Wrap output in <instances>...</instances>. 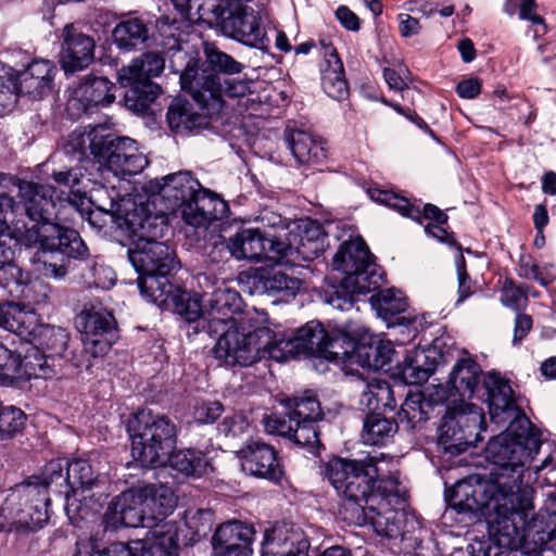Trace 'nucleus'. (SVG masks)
<instances>
[{
  "mask_svg": "<svg viewBox=\"0 0 556 556\" xmlns=\"http://www.w3.org/2000/svg\"><path fill=\"white\" fill-rule=\"evenodd\" d=\"M488 393L490 416L498 425L508 424L507 429L493 437L485 448L486 459L492 464L488 478L482 485L465 486L459 492L467 501L466 506L478 508L477 498H483L491 492L497 501V507L507 510L508 522L520 517V546L530 539L535 544H546L555 539L556 518L548 511L534 510V489L531 475L525 476V464L538 452L540 440L529 432L530 420L517 407L513 399L511 387L498 374L489 372L483 379Z\"/></svg>",
  "mask_w": 556,
  "mask_h": 556,
  "instance_id": "obj_1",
  "label": "nucleus"
},
{
  "mask_svg": "<svg viewBox=\"0 0 556 556\" xmlns=\"http://www.w3.org/2000/svg\"><path fill=\"white\" fill-rule=\"evenodd\" d=\"M55 189L12 175H0V213H7L14 233L28 247L39 245L50 258L43 261L45 276L63 279L72 258H83L88 253L79 233L60 226Z\"/></svg>",
  "mask_w": 556,
  "mask_h": 556,
  "instance_id": "obj_2",
  "label": "nucleus"
},
{
  "mask_svg": "<svg viewBox=\"0 0 556 556\" xmlns=\"http://www.w3.org/2000/svg\"><path fill=\"white\" fill-rule=\"evenodd\" d=\"M204 61L198 54L177 51L172 61L182 63L180 85L194 102L210 113H217L224 106V98H242L250 92V84L229 76L240 74L244 64L222 51L215 42L203 41Z\"/></svg>",
  "mask_w": 556,
  "mask_h": 556,
  "instance_id": "obj_3",
  "label": "nucleus"
},
{
  "mask_svg": "<svg viewBox=\"0 0 556 556\" xmlns=\"http://www.w3.org/2000/svg\"><path fill=\"white\" fill-rule=\"evenodd\" d=\"M325 476L338 494L344 497L341 513L344 519L362 526L367 513L388 496H397V480L379 479L377 460L367 456L362 460L332 458L325 465Z\"/></svg>",
  "mask_w": 556,
  "mask_h": 556,
  "instance_id": "obj_4",
  "label": "nucleus"
},
{
  "mask_svg": "<svg viewBox=\"0 0 556 556\" xmlns=\"http://www.w3.org/2000/svg\"><path fill=\"white\" fill-rule=\"evenodd\" d=\"M200 187V182L190 172L181 170L152 181V193L147 202L136 203L127 195L119 200L111 199L109 207L100 210L110 214L119 227L125 226L129 231L150 230L155 222L164 225L167 215L177 210L181 211Z\"/></svg>",
  "mask_w": 556,
  "mask_h": 556,
  "instance_id": "obj_5",
  "label": "nucleus"
},
{
  "mask_svg": "<svg viewBox=\"0 0 556 556\" xmlns=\"http://www.w3.org/2000/svg\"><path fill=\"white\" fill-rule=\"evenodd\" d=\"M332 266L345 277L326 291L325 302L339 311L351 309L358 295L376 291L383 280L382 271L361 238L343 242L333 256Z\"/></svg>",
  "mask_w": 556,
  "mask_h": 556,
  "instance_id": "obj_6",
  "label": "nucleus"
},
{
  "mask_svg": "<svg viewBox=\"0 0 556 556\" xmlns=\"http://www.w3.org/2000/svg\"><path fill=\"white\" fill-rule=\"evenodd\" d=\"M483 480L466 479L458 481L454 484L448 498L450 505L458 511L483 513L488 517L489 538L477 540L469 545L470 553L473 556H502L507 551L517 549L520 547V531L518 525H523L520 517L516 518L517 523L508 522L505 516L506 509L502 510L497 507V501L491 494L485 492L483 498L477 497L479 502L478 508H469L466 506L467 501L460 497L459 491L465 486L476 489L475 486L482 485ZM476 500V496L473 497Z\"/></svg>",
  "mask_w": 556,
  "mask_h": 556,
  "instance_id": "obj_7",
  "label": "nucleus"
},
{
  "mask_svg": "<svg viewBox=\"0 0 556 556\" xmlns=\"http://www.w3.org/2000/svg\"><path fill=\"white\" fill-rule=\"evenodd\" d=\"M281 415L265 416L264 426L268 433L288 438L300 446L317 447L320 443L317 422L324 417L320 403L312 391L293 397L279 400Z\"/></svg>",
  "mask_w": 556,
  "mask_h": 556,
  "instance_id": "obj_8",
  "label": "nucleus"
},
{
  "mask_svg": "<svg viewBox=\"0 0 556 556\" xmlns=\"http://www.w3.org/2000/svg\"><path fill=\"white\" fill-rule=\"evenodd\" d=\"M131 454L143 467L167 465L168 455L175 450L177 429L166 416L151 410L138 412L129 425Z\"/></svg>",
  "mask_w": 556,
  "mask_h": 556,
  "instance_id": "obj_9",
  "label": "nucleus"
},
{
  "mask_svg": "<svg viewBox=\"0 0 556 556\" xmlns=\"http://www.w3.org/2000/svg\"><path fill=\"white\" fill-rule=\"evenodd\" d=\"M219 338L213 354L222 364L233 367L251 366L268 357L271 351L273 332L268 327L252 329L251 320L241 317L239 321L219 328Z\"/></svg>",
  "mask_w": 556,
  "mask_h": 556,
  "instance_id": "obj_10",
  "label": "nucleus"
},
{
  "mask_svg": "<svg viewBox=\"0 0 556 556\" xmlns=\"http://www.w3.org/2000/svg\"><path fill=\"white\" fill-rule=\"evenodd\" d=\"M50 496L45 488L21 483L8 491L0 506V532L28 533L41 529L50 518Z\"/></svg>",
  "mask_w": 556,
  "mask_h": 556,
  "instance_id": "obj_11",
  "label": "nucleus"
},
{
  "mask_svg": "<svg viewBox=\"0 0 556 556\" xmlns=\"http://www.w3.org/2000/svg\"><path fill=\"white\" fill-rule=\"evenodd\" d=\"M55 66L47 60L33 61L17 74L0 62V114L10 111L16 103L17 96L40 99L52 87Z\"/></svg>",
  "mask_w": 556,
  "mask_h": 556,
  "instance_id": "obj_12",
  "label": "nucleus"
},
{
  "mask_svg": "<svg viewBox=\"0 0 556 556\" xmlns=\"http://www.w3.org/2000/svg\"><path fill=\"white\" fill-rule=\"evenodd\" d=\"M483 421L481 409L475 404L464 403L448 409L438 428V441L442 448L458 455L478 440V429Z\"/></svg>",
  "mask_w": 556,
  "mask_h": 556,
  "instance_id": "obj_13",
  "label": "nucleus"
},
{
  "mask_svg": "<svg viewBox=\"0 0 556 556\" xmlns=\"http://www.w3.org/2000/svg\"><path fill=\"white\" fill-rule=\"evenodd\" d=\"M157 227L159 222H155L150 230L131 231L138 239L128 249V258L139 275H172L180 267L169 245L150 237L157 235Z\"/></svg>",
  "mask_w": 556,
  "mask_h": 556,
  "instance_id": "obj_14",
  "label": "nucleus"
},
{
  "mask_svg": "<svg viewBox=\"0 0 556 556\" xmlns=\"http://www.w3.org/2000/svg\"><path fill=\"white\" fill-rule=\"evenodd\" d=\"M326 236L319 225L307 223L287 235L286 240L274 238L270 243L273 262L288 266H301L315 260L325 248Z\"/></svg>",
  "mask_w": 556,
  "mask_h": 556,
  "instance_id": "obj_15",
  "label": "nucleus"
},
{
  "mask_svg": "<svg viewBox=\"0 0 556 556\" xmlns=\"http://www.w3.org/2000/svg\"><path fill=\"white\" fill-rule=\"evenodd\" d=\"M76 327L81 332L84 350L92 357L105 354L116 337L113 315L101 306L85 308L76 317Z\"/></svg>",
  "mask_w": 556,
  "mask_h": 556,
  "instance_id": "obj_16",
  "label": "nucleus"
},
{
  "mask_svg": "<svg viewBox=\"0 0 556 556\" xmlns=\"http://www.w3.org/2000/svg\"><path fill=\"white\" fill-rule=\"evenodd\" d=\"M325 338L326 331L316 320L308 321L288 338L276 339L273 333L269 358L282 362L291 356L318 355L319 352L327 351L323 345Z\"/></svg>",
  "mask_w": 556,
  "mask_h": 556,
  "instance_id": "obj_17",
  "label": "nucleus"
},
{
  "mask_svg": "<svg viewBox=\"0 0 556 556\" xmlns=\"http://www.w3.org/2000/svg\"><path fill=\"white\" fill-rule=\"evenodd\" d=\"M222 31L245 46L266 51L269 47V38L265 27L262 26L258 12L251 7L239 4L230 10L226 21L223 22Z\"/></svg>",
  "mask_w": 556,
  "mask_h": 556,
  "instance_id": "obj_18",
  "label": "nucleus"
},
{
  "mask_svg": "<svg viewBox=\"0 0 556 556\" xmlns=\"http://www.w3.org/2000/svg\"><path fill=\"white\" fill-rule=\"evenodd\" d=\"M102 156L105 169L122 178L140 174L149 163L147 156L139 151L136 141L128 137L106 141Z\"/></svg>",
  "mask_w": 556,
  "mask_h": 556,
  "instance_id": "obj_19",
  "label": "nucleus"
},
{
  "mask_svg": "<svg viewBox=\"0 0 556 556\" xmlns=\"http://www.w3.org/2000/svg\"><path fill=\"white\" fill-rule=\"evenodd\" d=\"M141 494L139 485H136L115 496L103 517L105 530H115L121 526L144 527L147 507Z\"/></svg>",
  "mask_w": 556,
  "mask_h": 556,
  "instance_id": "obj_20",
  "label": "nucleus"
},
{
  "mask_svg": "<svg viewBox=\"0 0 556 556\" xmlns=\"http://www.w3.org/2000/svg\"><path fill=\"white\" fill-rule=\"evenodd\" d=\"M243 470L257 478L279 483L283 478V468L276 450L261 441L249 440L240 451Z\"/></svg>",
  "mask_w": 556,
  "mask_h": 556,
  "instance_id": "obj_21",
  "label": "nucleus"
},
{
  "mask_svg": "<svg viewBox=\"0 0 556 556\" xmlns=\"http://www.w3.org/2000/svg\"><path fill=\"white\" fill-rule=\"evenodd\" d=\"M61 64L66 73L81 71L89 66L94 58V39L79 27L66 25L62 31Z\"/></svg>",
  "mask_w": 556,
  "mask_h": 556,
  "instance_id": "obj_22",
  "label": "nucleus"
},
{
  "mask_svg": "<svg viewBox=\"0 0 556 556\" xmlns=\"http://www.w3.org/2000/svg\"><path fill=\"white\" fill-rule=\"evenodd\" d=\"M255 530L241 521L220 525L213 538L214 556H251Z\"/></svg>",
  "mask_w": 556,
  "mask_h": 556,
  "instance_id": "obj_23",
  "label": "nucleus"
},
{
  "mask_svg": "<svg viewBox=\"0 0 556 556\" xmlns=\"http://www.w3.org/2000/svg\"><path fill=\"white\" fill-rule=\"evenodd\" d=\"M203 301L206 303L205 314L207 315L208 331L218 333L219 328L239 321L240 317L233 316L240 308V295L238 292L226 287H218L212 293L203 291Z\"/></svg>",
  "mask_w": 556,
  "mask_h": 556,
  "instance_id": "obj_24",
  "label": "nucleus"
},
{
  "mask_svg": "<svg viewBox=\"0 0 556 556\" xmlns=\"http://www.w3.org/2000/svg\"><path fill=\"white\" fill-rule=\"evenodd\" d=\"M228 204L216 194L200 187L181 210L182 219L193 227H205L227 217Z\"/></svg>",
  "mask_w": 556,
  "mask_h": 556,
  "instance_id": "obj_25",
  "label": "nucleus"
},
{
  "mask_svg": "<svg viewBox=\"0 0 556 556\" xmlns=\"http://www.w3.org/2000/svg\"><path fill=\"white\" fill-rule=\"evenodd\" d=\"M318 43L324 58L320 64L321 87L328 97L343 100L349 94L343 63L330 40L323 38Z\"/></svg>",
  "mask_w": 556,
  "mask_h": 556,
  "instance_id": "obj_26",
  "label": "nucleus"
},
{
  "mask_svg": "<svg viewBox=\"0 0 556 556\" xmlns=\"http://www.w3.org/2000/svg\"><path fill=\"white\" fill-rule=\"evenodd\" d=\"M369 522L376 533L390 540L401 539L410 540L408 536L413 533L418 523L413 516H408L404 510L386 508L378 510L377 505L372 511L367 513L366 523Z\"/></svg>",
  "mask_w": 556,
  "mask_h": 556,
  "instance_id": "obj_27",
  "label": "nucleus"
},
{
  "mask_svg": "<svg viewBox=\"0 0 556 556\" xmlns=\"http://www.w3.org/2000/svg\"><path fill=\"white\" fill-rule=\"evenodd\" d=\"M27 483L38 484L40 488H45L48 493L50 489L55 493L64 494L66 497L65 511L72 523H76L78 520L87 517V513L78 506L73 508L74 503L70 502L68 463L64 471L61 460H51L45 466L41 477H35L33 480L27 481Z\"/></svg>",
  "mask_w": 556,
  "mask_h": 556,
  "instance_id": "obj_28",
  "label": "nucleus"
},
{
  "mask_svg": "<svg viewBox=\"0 0 556 556\" xmlns=\"http://www.w3.org/2000/svg\"><path fill=\"white\" fill-rule=\"evenodd\" d=\"M273 239H268L260 229L247 228L230 236L225 242V247L237 260H247L258 262L263 258H270V243Z\"/></svg>",
  "mask_w": 556,
  "mask_h": 556,
  "instance_id": "obj_29",
  "label": "nucleus"
},
{
  "mask_svg": "<svg viewBox=\"0 0 556 556\" xmlns=\"http://www.w3.org/2000/svg\"><path fill=\"white\" fill-rule=\"evenodd\" d=\"M263 542L298 556H309V538L293 522H276L271 529L265 531Z\"/></svg>",
  "mask_w": 556,
  "mask_h": 556,
  "instance_id": "obj_30",
  "label": "nucleus"
},
{
  "mask_svg": "<svg viewBox=\"0 0 556 556\" xmlns=\"http://www.w3.org/2000/svg\"><path fill=\"white\" fill-rule=\"evenodd\" d=\"M285 141L300 164L317 165L327 159L325 142L311 132L300 129L287 130Z\"/></svg>",
  "mask_w": 556,
  "mask_h": 556,
  "instance_id": "obj_31",
  "label": "nucleus"
},
{
  "mask_svg": "<svg viewBox=\"0 0 556 556\" xmlns=\"http://www.w3.org/2000/svg\"><path fill=\"white\" fill-rule=\"evenodd\" d=\"M482 375L480 365L471 358H462L456 362L447 381L448 397L459 396L464 402L471 399L479 386Z\"/></svg>",
  "mask_w": 556,
  "mask_h": 556,
  "instance_id": "obj_32",
  "label": "nucleus"
},
{
  "mask_svg": "<svg viewBox=\"0 0 556 556\" xmlns=\"http://www.w3.org/2000/svg\"><path fill=\"white\" fill-rule=\"evenodd\" d=\"M115 85L105 77L87 76L74 90V102L89 106L109 105L115 100Z\"/></svg>",
  "mask_w": 556,
  "mask_h": 556,
  "instance_id": "obj_33",
  "label": "nucleus"
},
{
  "mask_svg": "<svg viewBox=\"0 0 556 556\" xmlns=\"http://www.w3.org/2000/svg\"><path fill=\"white\" fill-rule=\"evenodd\" d=\"M36 315L29 306L21 303L4 302L0 304V327L17 336L31 334L35 329Z\"/></svg>",
  "mask_w": 556,
  "mask_h": 556,
  "instance_id": "obj_34",
  "label": "nucleus"
},
{
  "mask_svg": "<svg viewBox=\"0 0 556 556\" xmlns=\"http://www.w3.org/2000/svg\"><path fill=\"white\" fill-rule=\"evenodd\" d=\"M149 534L144 556H178V526L175 521H161Z\"/></svg>",
  "mask_w": 556,
  "mask_h": 556,
  "instance_id": "obj_35",
  "label": "nucleus"
},
{
  "mask_svg": "<svg viewBox=\"0 0 556 556\" xmlns=\"http://www.w3.org/2000/svg\"><path fill=\"white\" fill-rule=\"evenodd\" d=\"M256 288L268 296L288 301L299 292L301 280L280 270H269L258 276Z\"/></svg>",
  "mask_w": 556,
  "mask_h": 556,
  "instance_id": "obj_36",
  "label": "nucleus"
},
{
  "mask_svg": "<svg viewBox=\"0 0 556 556\" xmlns=\"http://www.w3.org/2000/svg\"><path fill=\"white\" fill-rule=\"evenodd\" d=\"M119 83L127 88L124 96L126 108L136 113H144L161 92L160 86L150 79H119Z\"/></svg>",
  "mask_w": 556,
  "mask_h": 556,
  "instance_id": "obj_37",
  "label": "nucleus"
},
{
  "mask_svg": "<svg viewBox=\"0 0 556 556\" xmlns=\"http://www.w3.org/2000/svg\"><path fill=\"white\" fill-rule=\"evenodd\" d=\"M112 36L119 50L132 51L148 40L149 28L142 18L129 16L114 27Z\"/></svg>",
  "mask_w": 556,
  "mask_h": 556,
  "instance_id": "obj_38",
  "label": "nucleus"
},
{
  "mask_svg": "<svg viewBox=\"0 0 556 556\" xmlns=\"http://www.w3.org/2000/svg\"><path fill=\"white\" fill-rule=\"evenodd\" d=\"M359 405L369 413H377L380 408L392 410L396 404L390 384L386 380L372 379L362 382Z\"/></svg>",
  "mask_w": 556,
  "mask_h": 556,
  "instance_id": "obj_39",
  "label": "nucleus"
},
{
  "mask_svg": "<svg viewBox=\"0 0 556 556\" xmlns=\"http://www.w3.org/2000/svg\"><path fill=\"white\" fill-rule=\"evenodd\" d=\"M168 126L176 132L190 131L206 124V117L195 111L188 100L176 98L167 110Z\"/></svg>",
  "mask_w": 556,
  "mask_h": 556,
  "instance_id": "obj_40",
  "label": "nucleus"
},
{
  "mask_svg": "<svg viewBox=\"0 0 556 556\" xmlns=\"http://www.w3.org/2000/svg\"><path fill=\"white\" fill-rule=\"evenodd\" d=\"M165 67V60L159 52H147L118 71V79H150L159 76Z\"/></svg>",
  "mask_w": 556,
  "mask_h": 556,
  "instance_id": "obj_41",
  "label": "nucleus"
},
{
  "mask_svg": "<svg viewBox=\"0 0 556 556\" xmlns=\"http://www.w3.org/2000/svg\"><path fill=\"white\" fill-rule=\"evenodd\" d=\"M169 276L160 274L139 275L138 287L141 295L157 305L169 304L172 295L175 293Z\"/></svg>",
  "mask_w": 556,
  "mask_h": 556,
  "instance_id": "obj_42",
  "label": "nucleus"
},
{
  "mask_svg": "<svg viewBox=\"0 0 556 556\" xmlns=\"http://www.w3.org/2000/svg\"><path fill=\"white\" fill-rule=\"evenodd\" d=\"M394 419L387 418L380 413H368L364 419L362 439L365 444H384L397 431Z\"/></svg>",
  "mask_w": 556,
  "mask_h": 556,
  "instance_id": "obj_43",
  "label": "nucleus"
},
{
  "mask_svg": "<svg viewBox=\"0 0 556 556\" xmlns=\"http://www.w3.org/2000/svg\"><path fill=\"white\" fill-rule=\"evenodd\" d=\"M167 464L185 476L201 477L210 467L208 458L201 451L188 448L174 451L168 455Z\"/></svg>",
  "mask_w": 556,
  "mask_h": 556,
  "instance_id": "obj_44",
  "label": "nucleus"
},
{
  "mask_svg": "<svg viewBox=\"0 0 556 556\" xmlns=\"http://www.w3.org/2000/svg\"><path fill=\"white\" fill-rule=\"evenodd\" d=\"M55 362L37 345H29L24 356H21V380L31 378H48L53 374Z\"/></svg>",
  "mask_w": 556,
  "mask_h": 556,
  "instance_id": "obj_45",
  "label": "nucleus"
},
{
  "mask_svg": "<svg viewBox=\"0 0 556 556\" xmlns=\"http://www.w3.org/2000/svg\"><path fill=\"white\" fill-rule=\"evenodd\" d=\"M142 491L143 503L147 509L156 513L159 516H166L173 511L176 500L170 488L164 484L139 483Z\"/></svg>",
  "mask_w": 556,
  "mask_h": 556,
  "instance_id": "obj_46",
  "label": "nucleus"
},
{
  "mask_svg": "<svg viewBox=\"0 0 556 556\" xmlns=\"http://www.w3.org/2000/svg\"><path fill=\"white\" fill-rule=\"evenodd\" d=\"M35 339L37 340V346L48 354L52 362H55L67 348L68 333L61 327L42 325L37 328Z\"/></svg>",
  "mask_w": 556,
  "mask_h": 556,
  "instance_id": "obj_47",
  "label": "nucleus"
},
{
  "mask_svg": "<svg viewBox=\"0 0 556 556\" xmlns=\"http://www.w3.org/2000/svg\"><path fill=\"white\" fill-rule=\"evenodd\" d=\"M74 556H144L143 546L136 542L135 546L115 542L103 549H97L94 541L81 539L76 542Z\"/></svg>",
  "mask_w": 556,
  "mask_h": 556,
  "instance_id": "obj_48",
  "label": "nucleus"
},
{
  "mask_svg": "<svg viewBox=\"0 0 556 556\" xmlns=\"http://www.w3.org/2000/svg\"><path fill=\"white\" fill-rule=\"evenodd\" d=\"M370 301L378 315L389 324L407 308L406 299L400 291L393 289L379 291L370 298Z\"/></svg>",
  "mask_w": 556,
  "mask_h": 556,
  "instance_id": "obj_49",
  "label": "nucleus"
},
{
  "mask_svg": "<svg viewBox=\"0 0 556 556\" xmlns=\"http://www.w3.org/2000/svg\"><path fill=\"white\" fill-rule=\"evenodd\" d=\"M426 359L425 351H413L405 356L400 372L407 384H420L428 380L434 369L432 366H424Z\"/></svg>",
  "mask_w": 556,
  "mask_h": 556,
  "instance_id": "obj_50",
  "label": "nucleus"
},
{
  "mask_svg": "<svg viewBox=\"0 0 556 556\" xmlns=\"http://www.w3.org/2000/svg\"><path fill=\"white\" fill-rule=\"evenodd\" d=\"M529 432H531L532 434H534L539 440L540 439V435L538 433V431L534 429V427L532 426V424L530 422V430ZM541 444H542V441H540V446L541 447ZM539 450L538 448V452L535 454H533L532 457H534L538 453H539ZM533 458H531L529 460V463L532 460ZM528 462L525 464V476L527 477L528 473H530L531 476V485L533 483H539L541 486H544V485H547V486H556V448H554V451L552 453H549L541 463L540 466H535L533 471H531L529 468H526Z\"/></svg>",
  "mask_w": 556,
  "mask_h": 556,
  "instance_id": "obj_51",
  "label": "nucleus"
},
{
  "mask_svg": "<svg viewBox=\"0 0 556 556\" xmlns=\"http://www.w3.org/2000/svg\"><path fill=\"white\" fill-rule=\"evenodd\" d=\"M169 303L173 306V312L189 324L200 321L205 314L201 300L185 290L176 289Z\"/></svg>",
  "mask_w": 556,
  "mask_h": 556,
  "instance_id": "obj_52",
  "label": "nucleus"
},
{
  "mask_svg": "<svg viewBox=\"0 0 556 556\" xmlns=\"http://www.w3.org/2000/svg\"><path fill=\"white\" fill-rule=\"evenodd\" d=\"M68 475L71 492H75L77 489L85 492L99 485L98 476L89 462L85 459H75L68 463Z\"/></svg>",
  "mask_w": 556,
  "mask_h": 556,
  "instance_id": "obj_53",
  "label": "nucleus"
},
{
  "mask_svg": "<svg viewBox=\"0 0 556 556\" xmlns=\"http://www.w3.org/2000/svg\"><path fill=\"white\" fill-rule=\"evenodd\" d=\"M225 0H199L194 21H201L210 25H216L223 28V22L226 21L230 12L229 7L225 5Z\"/></svg>",
  "mask_w": 556,
  "mask_h": 556,
  "instance_id": "obj_54",
  "label": "nucleus"
},
{
  "mask_svg": "<svg viewBox=\"0 0 556 556\" xmlns=\"http://www.w3.org/2000/svg\"><path fill=\"white\" fill-rule=\"evenodd\" d=\"M25 421L26 415L22 409L0 404V441L11 439L22 431Z\"/></svg>",
  "mask_w": 556,
  "mask_h": 556,
  "instance_id": "obj_55",
  "label": "nucleus"
},
{
  "mask_svg": "<svg viewBox=\"0 0 556 556\" xmlns=\"http://www.w3.org/2000/svg\"><path fill=\"white\" fill-rule=\"evenodd\" d=\"M431 402L426 400L422 394H412L406 397L401 406V415H403L409 424L424 422L429 419V409Z\"/></svg>",
  "mask_w": 556,
  "mask_h": 556,
  "instance_id": "obj_56",
  "label": "nucleus"
},
{
  "mask_svg": "<svg viewBox=\"0 0 556 556\" xmlns=\"http://www.w3.org/2000/svg\"><path fill=\"white\" fill-rule=\"evenodd\" d=\"M370 197L377 202L383 203L387 206L394 208L403 216L413 219H418L420 217L419 208L412 205L406 198H403L396 193L386 190H372L370 191Z\"/></svg>",
  "mask_w": 556,
  "mask_h": 556,
  "instance_id": "obj_57",
  "label": "nucleus"
},
{
  "mask_svg": "<svg viewBox=\"0 0 556 556\" xmlns=\"http://www.w3.org/2000/svg\"><path fill=\"white\" fill-rule=\"evenodd\" d=\"M323 345L328 351L319 352L318 355L328 361H345L350 358L353 349V342L345 334L332 337L327 331Z\"/></svg>",
  "mask_w": 556,
  "mask_h": 556,
  "instance_id": "obj_58",
  "label": "nucleus"
},
{
  "mask_svg": "<svg viewBox=\"0 0 556 556\" xmlns=\"http://www.w3.org/2000/svg\"><path fill=\"white\" fill-rule=\"evenodd\" d=\"M21 354L0 343V382L12 383L21 380Z\"/></svg>",
  "mask_w": 556,
  "mask_h": 556,
  "instance_id": "obj_59",
  "label": "nucleus"
},
{
  "mask_svg": "<svg viewBox=\"0 0 556 556\" xmlns=\"http://www.w3.org/2000/svg\"><path fill=\"white\" fill-rule=\"evenodd\" d=\"M528 290L529 287L516 286L513 280L507 279L502 288L501 302L511 309L519 311L528 303Z\"/></svg>",
  "mask_w": 556,
  "mask_h": 556,
  "instance_id": "obj_60",
  "label": "nucleus"
},
{
  "mask_svg": "<svg viewBox=\"0 0 556 556\" xmlns=\"http://www.w3.org/2000/svg\"><path fill=\"white\" fill-rule=\"evenodd\" d=\"M518 266L519 276L522 278L535 280L544 287L548 286L553 281V277L551 275H543V271L540 270L534 258L529 254L520 256Z\"/></svg>",
  "mask_w": 556,
  "mask_h": 556,
  "instance_id": "obj_61",
  "label": "nucleus"
},
{
  "mask_svg": "<svg viewBox=\"0 0 556 556\" xmlns=\"http://www.w3.org/2000/svg\"><path fill=\"white\" fill-rule=\"evenodd\" d=\"M372 362L369 366L375 368H384L393 361L394 350L391 341H379L375 346H370Z\"/></svg>",
  "mask_w": 556,
  "mask_h": 556,
  "instance_id": "obj_62",
  "label": "nucleus"
},
{
  "mask_svg": "<svg viewBox=\"0 0 556 556\" xmlns=\"http://www.w3.org/2000/svg\"><path fill=\"white\" fill-rule=\"evenodd\" d=\"M211 513L206 509H189L185 514V523L193 534L200 535L208 528Z\"/></svg>",
  "mask_w": 556,
  "mask_h": 556,
  "instance_id": "obj_63",
  "label": "nucleus"
},
{
  "mask_svg": "<svg viewBox=\"0 0 556 556\" xmlns=\"http://www.w3.org/2000/svg\"><path fill=\"white\" fill-rule=\"evenodd\" d=\"M88 137L81 131H73L64 146V152L72 155L77 161H83L86 156Z\"/></svg>",
  "mask_w": 556,
  "mask_h": 556,
  "instance_id": "obj_64",
  "label": "nucleus"
}]
</instances>
